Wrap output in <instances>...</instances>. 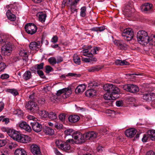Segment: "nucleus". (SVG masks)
<instances>
[{
	"label": "nucleus",
	"instance_id": "a19ab883",
	"mask_svg": "<svg viewBox=\"0 0 155 155\" xmlns=\"http://www.w3.org/2000/svg\"><path fill=\"white\" fill-rule=\"evenodd\" d=\"M77 132H73V130L71 129L66 130L64 131L65 134L66 135H72L73 138V135L76 134Z\"/></svg>",
	"mask_w": 155,
	"mask_h": 155
},
{
	"label": "nucleus",
	"instance_id": "423d86ee",
	"mask_svg": "<svg viewBox=\"0 0 155 155\" xmlns=\"http://www.w3.org/2000/svg\"><path fill=\"white\" fill-rule=\"evenodd\" d=\"M25 107L28 110H30L33 113L38 112L39 107L36 103L33 101H30L27 103Z\"/></svg>",
	"mask_w": 155,
	"mask_h": 155
},
{
	"label": "nucleus",
	"instance_id": "5701e85b",
	"mask_svg": "<svg viewBox=\"0 0 155 155\" xmlns=\"http://www.w3.org/2000/svg\"><path fill=\"white\" fill-rule=\"evenodd\" d=\"M80 118L78 116L73 115H70L68 117V120L71 123H75L80 120Z\"/></svg>",
	"mask_w": 155,
	"mask_h": 155
},
{
	"label": "nucleus",
	"instance_id": "bf43d9fd",
	"mask_svg": "<svg viewBox=\"0 0 155 155\" xmlns=\"http://www.w3.org/2000/svg\"><path fill=\"white\" fill-rule=\"evenodd\" d=\"M116 104L117 106L120 107L123 106V103L122 101H117Z\"/></svg>",
	"mask_w": 155,
	"mask_h": 155
},
{
	"label": "nucleus",
	"instance_id": "79ce46f5",
	"mask_svg": "<svg viewBox=\"0 0 155 155\" xmlns=\"http://www.w3.org/2000/svg\"><path fill=\"white\" fill-rule=\"evenodd\" d=\"M80 15L81 17H84L86 16V8L85 6L82 7L81 9Z\"/></svg>",
	"mask_w": 155,
	"mask_h": 155
},
{
	"label": "nucleus",
	"instance_id": "a18cd8bd",
	"mask_svg": "<svg viewBox=\"0 0 155 155\" xmlns=\"http://www.w3.org/2000/svg\"><path fill=\"white\" fill-rule=\"evenodd\" d=\"M6 36L5 35H0V42L1 43H6Z\"/></svg>",
	"mask_w": 155,
	"mask_h": 155
},
{
	"label": "nucleus",
	"instance_id": "680f3d73",
	"mask_svg": "<svg viewBox=\"0 0 155 155\" xmlns=\"http://www.w3.org/2000/svg\"><path fill=\"white\" fill-rule=\"evenodd\" d=\"M148 137H148V134L147 136L145 134H144L143 135V137L142 139V141L144 142H146L147 140Z\"/></svg>",
	"mask_w": 155,
	"mask_h": 155
},
{
	"label": "nucleus",
	"instance_id": "4c0bfd02",
	"mask_svg": "<svg viewBox=\"0 0 155 155\" xmlns=\"http://www.w3.org/2000/svg\"><path fill=\"white\" fill-rule=\"evenodd\" d=\"M19 55L21 56L25 57L23 59L25 61H27L28 59V55L27 52L24 51H21L20 52Z\"/></svg>",
	"mask_w": 155,
	"mask_h": 155
},
{
	"label": "nucleus",
	"instance_id": "f257e3e1",
	"mask_svg": "<svg viewBox=\"0 0 155 155\" xmlns=\"http://www.w3.org/2000/svg\"><path fill=\"white\" fill-rule=\"evenodd\" d=\"M138 41L142 45H146L149 42V38L147 33L143 30L139 31L137 33Z\"/></svg>",
	"mask_w": 155,
	"mask_h": 155
},
{
	"label": "nucleus",
	"instance_id": "4be33fe9",
	"mask_svg": "<svg viewBox=\"0 0 155 155\" xmlns=\"http://www.w3.org/2000/svg\"><path fill=\"white\" fill-rule=\"evenodd\" d=\"M120 91V89L117 87L114 90L110 93H111L112 100H115L117 99L119 97L118 93Z\"/></svg>",
	"mask_w": 155,
	"mask_h": 155
},
{
	"label": "nucleus",
	"instance_id": "e2e57ef3",
	"mask_svg": "<svg viewBox=\"0 0 155 155\" xmlns=\"http://www.w3.org/2000/svg\"><path fill=\"white\" fill-rule=\"evenodd\" d=\"M6 143V141L4 140H0V147L5 146Z\"/></svg>",
	"mask_w": 155,
	"mask_h": 155
},
{
	"label": "nucleus",
	"instance_id": "4d7b16f0",
	"mask_svg": "<svg viewBox=\"0 0 155 155\" xmlns=\"http://www.w3.org/2000/svg\"><path fill=\"white\" fill-rule=\"evenodd\" d=\"M2 122H5V124H7L10 122L9 119L8 118H5L4 117L2 118Z\"/></svg>",
	"mask_w": 155,
	"mask_h": 155
},
{
	"label": "nucleus",
	"instance_id": "ea45409f",
	"mask_svg": "<svg viewBox=\"0 0 155 155\" xmlns=\"http://www.w3.org/2000/svg\"><path fill=\"white\" fill-rule=\"evenodd\" d=\"M48 117L51 119L54 120L57 118V116L55 112H52L48 113Z\"/></svg>",
	"mask_w": 155,
	"mask_h": 155
},
{
	"label": "nucleus",
	"instance_id": "9b49d317",
	"mask_svg": "<svg viewBox=\"0 0 155 155\" xmlns=\"http://www.w3.org/2000/svg\"><path fill=\"white\" fill-rule=\"evenodd\" d=\"M74 140L73 139H69L66 141H64L63 144V147L62 148L61 150L67 152H69V151L71 148L70 143L71 142H72V143H74Z\"/></svg>",
	"mask_w": 155,
	"mask_h": 155
},
{
	"label": "nucleus",
	"instance_id": "13d9d810",
	"mask_svg": "<svg viewBox=\"0 0 155 155\" xmlns=\"http://www.w3.org/2000/svg\"><path fill=\"white\" fill-rule=\"evenodd\" d=\"M149 41H151L152 42H155V35H152L150 36L149 37Z\"/></svg>",
	"mask_w": 155,
	"mask_h": 155
},
{
	"label": "nucleus",
	"instance_id": "412c9836",
	"mask_svg": "<svg viewBox=\"0 0 155 155\" xmlns=\"http://www.w3.org/2000/svg\"><path fill=\"white\" fill-rule=\"evenodd\" d=\"M12 11L13 12L12 8L11 9V10L10 9L8 10L6 14L8 19L11 21H14L16 20V17L15 15L12 13Z\"/></svg>",
	"mask_w": 155,
	"mask_h": 155
},
{
	"label": "nucleus",
	"instance_id": "09e8293b",
	"mask_svg": "<svg viewBox=\"0 0 155 155\" xmlns=\"http://www.w3.org/2000/svg\"><path fill=\"white\" fill-rule=\"evenodd\" d=\"M124 12L125 15L127 17H130L132 15V12L130 9L127 10L125 9L124 10Z\"/></svg>",
	"mask_w": 155,
	"mask_h": 155
},
{
	"label": "nucleus",
	"instance_id": "a211bd4d",
	"mask_svg": "<svg viewBox=\"0 0 155 155\" xmlns=\"http://www.w3.org/2000/svg\"><path fill=\"white\" fill-rule=\"evenodd\" d=\"M152 5L149 3H146L142 4L141 9L144 12L150 11L152 9Z\"/></svg>",
	"mask_w": 155,
	"mask_h": 155
},
{
	"label": "nucleus",
	"instance_id": "9d476101",
	"mask_svg": "<svg viewBox=\"0 0 155 155\" xmlns=\"http://www.w3.org/2000/svg\"><path fill=\"white\" fill-rule=\"evenodd\" d=\"M13 45L12 43L10 42H8L2 47L3 51L5 54L8 55V54H10L12 51Z\"/></svg>",
	"mask_w": 155,
	"mask_h": 155
},
{
	"label": "nucleus",
	"instance_id": "603ef678",
	"mask_svg": "<svg viewBox=\"0 0 155 155\" xmlns=\"http://www.w3.org/2000/svg\"><path fill=\"white\" fill-rule=\"evenodd\" d=\"M44 65V63H41L39 64H37L36 65V66L37 68V70H40L42 69L43 68Z\"/></svg>",
	"mask_w": 155,
	"mask_h": 155
},
{
	"label": "nucleus",
	"instance_id": "864d4df0",
	"mask_svg": "<svg viewBox=\"0 0 155 155\" xmlns=\"http://www.w3.org/2000/svg\"><path fill=\"white\" fill-rule=\"evenodd\" d=\"M8 150H0V155H8Z\"/></svg>",
	"mask_w": 155,
	"mask_h": 155
},
{
	"label": "nucleus",
	"instance_id": "37998d69",
	"mask_svg": "<svg viewBox=\"0 0 155 155\" xmlns=\"http://www.w3.org/2000/svg\"><path fill=\"white\" fill-rule=\"evenodd\" d=\"M7 91L11 93L14 96H16L18 94V93L17 91L15 89H8Z\"/></svg>",
	"mask_w": 155,
	"mask_h": 155
},
{
	"label": "nucleus",
	"instance_id": "58836bf2",
	"mask_svg": "<svg viewBox=\"0 0 155 155\" xmlns=\"http://www.w3.org/2000/svg\"><path fill=\"white\" fill-rule=\"evenodd\" d=\"M40 115L42 117L44 118H47L48 115V112L45 110H41L38 112Z\"/></svg>",
	"mask_w": 155,
	"mask_h": 155
},
{
	"label": "nucleus",
	"instance_id": "20e7f679",
	"mask_svg": "<svg viewBox=\"0 0 155 155\" xmlns=\"http://www.w3.org/2000/svg\"><path fill=\"white\" fill-rule=\"evenodd\" d=\"M73 138L75 141L74 140V143L76 144H81L85 142L87 140L85 137L84 134H82L80 132H77L76 134L73 135Z\"/></svg>",
	"mask_w": 155,
	"mask_h": 155
},
{
	"label": "nucleus",
	"instance_id": "1a4fd4ad",
	"mask_svg": "<svg viewBox=\"0 0 155 155\" xmlns=\"http://www.w3.org/2000/svg\"><path fill=\"white\" fill-rule=\"evenodd\" d=\"M142 95L143 98L146 101H150L152 100L153 98L155 97V93L150 91H145L143 93Z\"/></svg>",
	"mask_w": 155,
	"mask_h": 155
},
{
	"label": "nucleus",
	"instance_id": "3c124183",
	"mask_svg": "<svg viewBox=\"0 0 155 155\" xmlns=\"http://www.w3.org/2000/svg\"><path fill=\"white\" fill-rule=\"evenodd\" d=\"M37 73L41 78L43 79L46 78V77L44 75V73L42 71L40 70H38L37 71Z\"/></svg>",
	"mask_w": 155,
	"mask_h": 155
},
{
	"label": "nucleus",
	"instance_id": "2f4dec72",
	"mask_svg": "<svg viewBox=\"0 0 155 155\" xmlns=\"http://www.w3.org/2000/svg\"><path fill=\"white\" fill-rule=\"evenodd\" d=\"M115 63L117 65H124L129 64V63L125 60L122 61L120 60H117L115 62Z\"/></svg>",
	"mask_w": 155,
	"mask_h": 155
},
{
	"label": "nucleus",
	"instance_id": "b1692460",
	"mask_svg": "<svg viewBox=\"0 0 155 155\" xmlns=\"http://www.w3.org/2000/svg\"><path fill=\"white\" fill-rule=\"evenodd\" d=\"M37 16L38 17L39 21L42 23L44 22L45 21L47 17L46 14L45 13H43V12H39L37 14Z\"/></svg>",
	"mask_w": 155,
	"mask_h": 155
},
{
	"label": "nucleus",
	"instance_id": "338daca9",
	"mask_svg": "<svg viewBox=\"0 0 155 155\" xmlns=\"http://www.w3.org/2000/svg\"><path fill=\"white\" fill-rule=\"evenodd\" d=\"M54 149L55 153L56 155H63L58 150L57 148H54Z\"/></svg>",
	"mask_w": 155,
	"mask_h": 155
},
{
	"label": "nucleus",
	"instance_id": "6e6552de",
	"mask_svg": "<svg viewBox=\"0 0 155 155\" xmlns=\"http://www.w3.org/2000/svg\"><path fill=\"white\" fill-rule=\"evenodd\" d=\"M114 43L120 50H126L129 47L122 40H115L114 41Z\"/></svg>",
	"mask_w": 155,
	"mask_h": 155
},
{
	"label": "nucleus",
	"instance_id": "a878e982",
	"mask_svg": "<svg viewBox=\"0 0 155 155\" xmlns=\"http://www.w3.org/2000/svg\"><path fill=\"white\" fill-rule=\"evenodd\" d=\"M40 42H36L35 41L31 42L30 43L29 45V48L31 49H38L40 46Z\"/></svg>",
	"mask_w": 155,
	"mask_h": 155
},
{
	"label": "nucleus",
	"instance_id": "0e129e2a",
	"mask_svg": "<svg viewBox=\"0 0 155 155\" xmlns=\"http://www.w3.org/2000/svg\"><path fill=\"white\" fill-rule=\"evenodd\" d=\"M4 104L2 102H0V112H1L4 108Z\"/></svg>",
	"mask_w": 155,
	"mask_h": 155
},
{
	"label": "nucleus",
	"instance_id": "2eb2a0df",
	"mask_svg": "<svg viewBox=\"0 0 155 155\" xmlns=\"http://www.w3.org/2000/svg\"><path fill=\"white\" fill-rule=\"evenodd\" d=\"M117 87L115 85L112 84H106L104 86L103 88L104 91L110 93Z\"/></svg>",
	"mask_w": 155,
	"mask_h": 155
},
{
	"label": "nucleus",
	"instance_id": "49530a36",
	"mask_svg": "<svg viewBox=\"0 0 155 155\" xmlns=\"http://www.w3.org/2000/svg\"><path fill=\"white\" fill-rule=\"evenodd\" d=\"M48 61L52 65H54L56 63V59L54 57H51L48 59Z\"/></svg>",
	"mask_w": 155,
	"mask_h": 155
},
{
	"label": "nucleus",
	"instance_id": "de8ad7c7",
	"mask_svg": "<svg viewBox=\"0 0 155 155\" xmlns=\"http://www.w3.org/2000/svg\"><path fill=\"white\" fill-rule=\"evenodd\" d=\"M6 67V65L4 63L0 62V72L4 71Z\"/></svg>",
	"mask_w": 155,
	"mask_h": 155
},
{
	"label": "nucleus",
	"instance_id": "5fc2aeb1",
	"mask_svg": "<svg viewBox=\"0 0 155 155\" xmlns=\"http://www.w3.org/2000/svg\"><path fill=\"white\" fill-rule=\"evenodd\" d=\"M45 72L47 73H49L52 69V68L49 65H47L45 66Z\"/></svg>",
	"mask_w": 155,
	"mask_h": 155
},
{
	"label": "nucleus",
	"instance_id": "7ed1b4c3",
	"mask_svg": "<svg viewBox=\"0 0 155 155\" xmlns=\"http://www.w3.org/2000/svg\"><path fill=\"white\" fill-rule=\"evenodd\" d=\"M123 38L127 41L132 40L134 37V32L133 30L130 28L124 29L122 33Z\"/></svg>",
	"mask_w": 155,
	"mask_h": 155
},
{
	"label": "nucleus",
	"instance_id": "69168bd1",
	"mask_svg": "<svg viewBox=\"0 0 155 155\" xmlns=\"http://www.w3.org/2000/svg\"><path fill=\"white\" fill-rule=\"evenodd\" d=\"M37 70V69L36 66V65L34 66H33L31 67L30 68V70L31 71H33L35 73L36 71Z\"/></svg>",
	"mask_w": 155,
	"mask_h": 155
},
{
	"label": "nucleus",
	"instance_id": "c9c22d12",
	"mask_svg": "<svg viewBox=\"0 0 155 155\" xmlns=\"http://www.w3.org/2000/svg\"><path fill=\"white\" fill-rule=\"evenodd\" d=\"M83 53V55L87 56L88 57H91L93 56V54L91 52H89V50L87 49H85L83 50L81 52Z\"/></svg>",
	"mask_w": 155,
	"mask_h": 155
},
{
	"label": "nucleus",
	"instance_id": "bb28decb",
	"mask_svg": "<svg viewBox=\"0 0 155 155\" xmlns=\"http://www.w3.org/2000/svg\"><path fill=\"white\" fill-rule=\"evenodd\" d=\"M15 155H27V153L24 149L18 148L16 150L15 152Z\"/></svg>",
	"mask_w": 155,
	"mask_h": 155
},
{
	"label": "nucleus",
	"instance_id": "cd10ccee",
	"mask_svg": "<svg viewBox=\"0 0 155 155\" xmlns=\"http://www.w3.org/2000/svg\"><path fill=\"white\" fill-rule=\"evenodd\" d=\"M103 68V67L100 65L92 67L87 69V71L89 72H93L98 71Z\"/></svg>",
	"mask_w": 155,
	"mask_h": 155
},
{
	"label": "nucleus",
	"instance_id": "72a5a7b5",
	"mask_svg": "<svg viewBox=\"0 0 155 155\" xmlns=\"http://www.w3.org/2000/svg\"><path fill=\"white\" fill-rule=\"evenodd\" d=\"M74 62L77 64L79 65L81 64L80 58L76 54H74L73 56Z\"/></svg>",
	"mask_w": 155,
	"mask_h": 155
},
{
	"label": "nucleus",
	"instance_id": "e433bc0d",
	"mask_svg": "<svg viewBox=\"0 0 155 155\" xmlns=\"http://www.w3.org/2000/svg\"><path fill=\"white\" fill-rule=\"evenodd\" d=\"M105 29V27L104 26L100 27H94L90 29L91 30L95 31L101 32L103 31Z\"/></svg>",
	"mask_w": 155,
	"mask_h": 155
},
{
	"label": "nucleus",
	"instance_id": "0eeeda50",
	"mask_svg": "<svg viewBox=\"0 0 155 155\" xmlns=\"http://www.w3.org/2000/svg\"><path fill=\"white\" fill-rule=\"evenodd\" d=\"M124 89L127 92L134 93L138 92L139 91V87L136 85L133 84H127L123 86Z\"/></svg>",
	"mask_w": 155,
	"mask_h": 155
},
{
	"label": "nucleus",
	"instance_id": "4468645a",
	"mask_svg": "<svg viewBox=\"0 0 155 155\" xmlns=\"http://www.w3.org/2000/svg\"><path fill=\"white\" fill-rule=\"evenodd\" d=\"M1 129L2 131L4 132H6L8 135L12 138L15 135V132L16 131L14 130L4 127H2L1 128Z\"/></svg>",
	"mask_w": 155,
	"mask_h": 155
},
{
	"label": "nucleus",
	"instance_id": "c85d7f7f",
	"mask_svg": "<svg viewBox=\"0 0 155 155\" xmlns=\"http://www.w3.org/2000/svg\"><path fill=\"white\" fill-rule=\"evenodd\" d=\"M44 132L47 135H52L54 134L53 129L49 127H46L44 130Z\"/></svg>",
	"mask_w": 155,
	"mask_h": 155
},
{
	"label": "nucleus",
	"instance_id": "473e14b6",
	"mask_svg": "<svg viewBox=\"0 0 155 155\" xmlns=\"http://www.w3.org/2000/svg\"><path fill=\"white\" fill-rule=\"evenodd\" d=\"M31 72L29 71H27L24 74L23 78L25 80L27 81L31 78Z\"/></svg>",
	"mask_w": 155,
	"mask_h": 155
},
{
	"label": "nucleus",
	"instance_id": "f8f14e48",
	"mask_svg": "<svg viewBox=\"0 0 155 155\" xmlns=\"http://www.w3.org/2000/svg\"><path fill=\"white\" fill-rule=\"evenodd\" d=\"M33 130L35 132L38 133L41 130L42 128V125L37 122L34 121L31 123Z\"/></svg>",
	"mask_w": 155,
	"mask_h": 155
},
{
	"label": "nucleus",
	"instance_id": "f3484780",
	"mask_svg": "<svg viewBox=\"0 0 155 155\" xmlns=\"http://www.w3.org/2000/svg\"><path fill=\"white\" fill-rule=\"evenodd\" d=\"M31 151L34 155H41L40 148L37 145H32L31 147Z\"/></svg>",
	"mask_w": 155,
	"mask_h": 155
},
{
	"label": "nucleus",
	"instance_id": "6ab92c4d",
	"mask_svg": "<svg viewBox=\"0 0 155 155\" xmlns=\"http://www.w3.org/2000/svg\"><path fill=\"white\" fill-rule=\"evenodd\" d=\"M137 132L135 129H127L125 131V133L126 136L127 137L132 138L133 137Z\"/></svg>",
	"mask_w": 155,
	"mask_h": 155
},
{
	"label": "nucleus",
	"instance_id": "dca6fc26",
	"mask_svg": "<svg viewBox=\"0 0 155 155\" xmlns=\"http://www.w3.org/2000/svg\"><path fill=\"white\" fill-rule=\"evenodd\" d=\"M19 126L20 128L28 132H31L32 131L30 126L25 122L23 121L21 122L19 124Z\"/></svg>",
	"mask_w": 155,
	"mask_h": 155
},
{
	"label": "nucleus",
	"instance_id": "8fccbe9b",
	"mask_svg": "<svg viewBox=\"0 0 155 155\" xmlns=\"http://www.w3.org/2000/svg\"><path fill=\"white\" fill-rule=\"evenodd\" d=\"M65 114L64 113L61 114L59 116V120L62 122L64 121L65 118Z\"/></svg>",
	"mask_w": 155,
	"mask_h": 155
},
{
	"label": "nucleus",
	"instance_id": "393cba45",
	"mask_svg": "<svg viewBox=\"0 0 155 155\" xmlns=\"http://www.w3.org/2000/svg\"><path fill=\"white\" fill-rule=\"evenodd\" d=\"M86 87L85 85L80 84L78 85L75 90L76 94H79L83 92L85 89Z\"/></svg>",
	"mask_w": 155,
	"mask_h": 155
},
{
	"label": "nucleus",
	"instance_id": "c756f323",
	"mask_svg": "<svg viewBox=\"0 0 155 155\" xmlns=\"http://www.w3.org/2000/svg\"><path fill=\"white\" fill-rule=\"evenodd\" d=\"M96 93V91L93 89H90L87 90L85 93V95L87 97H90L94 95Z\"/></svg>",
	"mask_w": 155,
	"mask_h": 155
},
{
	"label": "nucleus",
	"instance_id": "7c9ffc66",
	"mask_svg": "<svg viewBox=\"0 0 155 155\" xmlns=\"http://www.w3.org/2000/svg\"><path fill=\"white\" fill-rule=\"evenodd\" d=\"M147 133L149 138L152 140H155V130H148Z\"/></svg>",
	"mask_w": 155,
	"mask_h": 155
},
{
	"label": "nucleus",
	"instance_id": "052dcab7",
	"mask_svg": "<svg viewBox=\"0 0 155 155\" xmlns=\"http://www.w3.org/2000/svg\"><path fill=\"white\" fill-rule=\"evenodd\" d=\"M58 40V38L57 36H54L52 39V41L54 43L57 42Z\"/></svg>",
	"mask_w": 155,
	"mask_h": 155
},
{
	"label": "nucleus",
	"instance_id": "aec40b11",
	"mask_svg": "<svg viewBox=\"0 0 155 155\" xmlns=\"http://www.w3.org/2000/svg\"><path fill=\"white\" fill-rule=\"evenodd\" d=\"M85 137L87 140H90V139H94L96 138L97 134L94 131H90L84 134Z\"/></svg>",
	"mask_w": 155,
	"mask_h": 155
},
{
	"label": "nucleus",
	"instance_id": "774afa93",
	"mask_svg": "<svg viewBox=\"0 0 155 155\" xmlns=\"http://www.w3.org/2000/svg\"><path fill=\"white\" fill-rule=\"evenodd\" d=\"M146 155H155V153L152 150H150L148 151Z\"/></svg>",
	"mask_w": 155,
	"mask_h": 155
},
{
	"label": "nucleus",
	"instance_id": "c03bdc74",
	"mask_svg": "<svg viewBox=\"0 0 155 155\" xmlns=\"http://www.w3.org/2000/svg\"><path fill=\"white\" fill-rule=\"evenodd\" d=\"M104 98L106 100H112L111 93L107 92L104 95Z\"/></svg>",
	"mask_w": 155,
	"mask_h": 155
},
{
	"label": "nucleus",
	"instance_id": "39448f33",
	"mask_svg": "<svg viewBox=\"0 0 155 155\" xmlns=\"http://www.w3.org/2000/svg\"><path fill=\"white\" fill-rule=\"evenodd\" d=\"M25 30L28 34L32 35L35 34L37 30V26L32 23H28L25 27Z\"/></svg>",
	"mask_w": 155,
	"mask_h": 155
},
{
	"label": "nucleus",
	"instance_id": "f704fd0d",
	"mask_svg": "<svg viewBox=\"0 0 155 155\" xmlns=\"http://www.w3.org/2000/svg\"><path fill=\"white\" fill-rule=\"evenodd\" d=\"M64 142L60 140H56L55 141L56 146L58 148L61 149L63 147Z\"/></svg>",
	"mask_w": 155,
	"mask_h": 155
},
{
	"label": "nucleus",
	"instance_id": "f03ea898",
	"mask_svg": "<svg viewBox=\"0 0 155 155\" xmlns=\"http://www.w3.org/2000/svg\"><path fill=\"white\" fill-rule=\"evenodd\" d=\"M12 139L19 142L23 143H28L31 140V138L29 136L22 135L20 132L17 131L15 132Z\"/></svg>",
	"mask_w": 155,
	"mask_h": 155
},
{
	"label": "nucleus",
	"instance_id": "6e6d98bb",
	"mask_svg": "<svg viewBox=\"0 0 155 155\" xmlns=\"http://www.w3.org/2000/svg\"><path fill=\"white\" fill-rule=\"evenodd\" d=\"M9 77V76L8 74H2L0 77V78L3 80L7 79Z\"/></svg>",
	"mask_w": 155,
	"mask_h": 155
},
{
	"label": "nucleus",
	"instance_id": "ddd939ff",
	"mask_svg": "<svg viewBox=\"0 0 155 155\" xmlns=\"http://www.w3.org/2000/svg\"><path fill=\"white\" fill-rule=\"evenodd\" d=\"M63 93H64V95H67L68 97L71 94V89L67 87L60 90L57 91L56 94L57 96H59Z\"/></svg>",
	"mask_w": 155,
	"mask_h": 155
}]
</instances>
